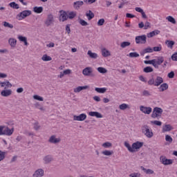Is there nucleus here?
I'll return each instance as SVG.
<instances>
[{
  "mask_svg": "<svg viewBox=\"0 0 177 177\" xmlns=\"http://www.w3.org/2000/svg\"><path fill=\"white\" fill-rule=\"evenodd\" d=\"M142 133L145 135L147 138L149 139L153 138V130L150 127H149L147 124L143 125L142 127Z\"/></svg>",
  "mask_w": 177,
  "mask_h": 177,
  "instance_id": "obj_1",
  "label": "nucleus"
},
{
  "mask_svg": "<svg viewBox=\"0 0 177 177\" xmlns=\"http://www.w3.org/2000/svg\"><path fill=\"white\" fill-rule=\"evenodd\" d=\"M5 126H0V136L6 135L7 136H12L13 135V132H15V129H9V127H6L5 130Z\"/></svg>",
  "mask_w": 177,
  "mask_h": 177,
  "instance_id": "obj_2",
  "label": "nucleus"
},
{
  "mask_svg": "<svg viewBox=\"0 0 177 177\" xmlns=\"http://www.w3.org/2000/svg\"><path fill=\"white\" fill-rule=\"evenodd\" d=\"M83 75L85 77H96V74L93 73V68L92 67H86L82 71Z\"/></svg>",
  "mask_w": 177,
  "mask_h": 177,
  "instance_id": "obj_3",
  "label": "nucleus"
},
{
  "mask_svg": "<svg viewBox=\"0 0 177 177\" xmlns=\"http://www.w3.org/2000/svg\"><path fill=\"white\" fill-rule=\"evenodd\" d=\"M162 109L160 107H155L153 110L151 118H157L158 117H161V115H162Z\"/></svg>",
  "mask_w": 177,
  "mask_h": 177,
  "instance_id": "obj_4",
  "label": "nucleus"
},
{
  "mask_svg": "<svg viewBox=\"0 0 177 177\" xmlns=\"http://www.w3.org/2000/svg\"><path fill=\"white\" fill-rule=\"evenodd\" d=\"M160 161L163 165H172L174 164V160L167 159L165 156H160Z\"/></svg>",
  "mask_w": 177,
  "mask_h": 177,
  "instance_id": "obj_5",
  "label": "nucleus"
},
{
  "mask_svg": "<svg viewBox=\"0 0 177 177\" xmlns=\"http://www.w3.org/2000/svg\"><path fill=\"white\" fill-rule=\"evenodd\" d=\"M155 65H153V67L155 68H159V66H161V64H162V63H164V57L162 56H160L158 57L157 59H153Z\"/></svg>",
  "mask_w": 177,
  "mask_h": 177,
  "instance_id": "obj_6",
  "label": "nucleus"
},
{
  "mask_svg": "<svg viewBox=\"0 0 177 177\" xmlns=\"http://www.w3.org/2000/svg\"><path fill=\"white\" fill-rule=\"evenodd\" d=\"M147 39V36L146 35H142L141 36L136 37V44H146Z\"/></svg>",
  "mask_w": 177,
  "mask_h": 177,
  "instance_id": "obj_7",
  "label": "nucleus"
},
{
  "mask_svg": "<svg viewBox=\"0 0 177 177\" xmlns=\"http://www.w3.org/2000/svg\"><path fill=\"white\" fill-rule=\"evenodd\" d=\"M55 21V19L53 18V15L49 14L47 16V19H46L45 24L47 27H49V26H52Z\"/></svg>",
  "mask_w": 177,
  "mask_h": 177,
  "instance_id": "obj_8",
  "label": "nucleus"
},
{
  "mask_svg": "<svg viewBox=\"0 0 177 177\" xmlns=\"http://www.w3.org/2000/svg\"><path fill=\"white\" fill-rule=\"evenodd\" d=\"M48 142L53 145H57L59 142H62V139L60 138H56V136L53 135L49 138Z\"/></svg>",
  "mask_w": 177,
  "mask_h": 177,
  "instance_id": "obj_9",
  "label": "nucleus"
},
{
  "mask_svg": "<svg viewBox=\"0 0 177 177\" xmlns=\"http://www.w3.org/2000/svg\"><path fill=\"white\" fill-rule=\"evenodd\" d=\"M140 111L144 113V114H151V111H153V109H151V107L144 106H140Z\"/></svg>",
  "mask_w": 177,
  "mask_h": 177,
  "instance_id": "obj_10",
  "label": "nucleus"
},
{
  "mask_svg": "<svg viewBox=\"0 0 177 177\" xmlns=\"http://www.w3.org/2000/svg\"><path fill=\"white\" fill-rule=\"evenodd\" d=\"M74 121H85L86 120V114L81 113L79 115H74L73 116Z\"/></svg>",
  "mask_w": 177,
  "mask_h": 177,
  "instance_id": "obj_11",
  "label": "nucleus"
},
{
  "mask_svg": "<svg viewBox=\"0 0 177 177\" xmlns=\"http://www.w3.org/2000/svg\"><path fill=\"white\" fill-rule=\"evenodd\" d=\"M31 13V10H26L21 12L18 15V16L19 17H21L22 19H26V17H28V16H30Z\"/></svg>",
  "mask_w": 177,
  "mask_h": 177,
  "instance_id": "obj_12",
  "label": "nucleus"
},
{
  "mask_svg": "<svg viewBox=\"0 0 177 177\" xmlns=\"http://www.w3.org/2000/svg\"><path fill=\"white\" fill-rule=\"evenodd\" d=\"M60 16H59V20L62 21H66L67 19H68V15H67V12L64 10H60L59 11Z\"/></svg>",
  "mask_w": 177,
  "mask_h": 177,
  "instance_id": "obj_13",
  "label": "nucleus"
},
{
  "mask_svg": "<svg viewBox=\"0 0 177 177\" xmlns=\"http://www.w3.org/2000/svg\"><path fill=\"white\" fill-rule=\"evenodd\" d=\"M44 175V171L42 169H38L32 174V177H42Z\"/></svg>",
  "mask_w": 177,
  "mask_h": 177,
  "instance_id": "obj_14",
  "label": "nucleus"
},
{
  "mask_svg": "<svg viewBox=\"0 0 177 177\" xmlns=\"http://www.w3.org/2000/svg\"><path fill=\"white\" fill-rule=\"evenodd\" d=\"M90 117H96V118H103V115L97 111H91L88 113Z\"/></svg>",
  "mask_w": 177,
  "mask_h": 177,
  "instance_id": "obj_15",
  "label": "nucleus"
},
{
  "mask_svg": "<svg viewBox=\"0 0 177 177\" xmlns=\"http://www.w3.org/2000/svg\"><path fill=\"white\" fill-rule=\"evenodd\" d=\"M43 161H44V164H50L53 161V157L52 155H47L44 157Z\"/></svg>",
  "mask_w": 177,
  "mask_h": 177,
  "instance_id": "obj_16",
  "label": "nucleus"
},
{
  "mask_svg": "<svg viewBox=\"0 0 177 177\" xmlns=\"http://www.w3.org/2000/svg\"><path fill=\"white\" fill-rule=\"evenodd\" d=\"M88 88H89V86H79L74 88L73 92H75V93H80V92H81V91L88 89Z\"/></svg>",
  "mask_w": 177,
  "mask_h": 177,
  "instance_id": "obj_17",
  "label": "nucleus"
},
{
  "mask_svg": "<svg viewBox=\"0 0 177 177\" xmlns=\"http://www.w3.org/2000/svg\"><path fill=\"white\" fill-rule=\"evenodd\" d=\"M142 147H143V142L137 141L132 144L131 147L133 148V149H135L136 150H138Z\"/></svg>",
  "mask_w": 177,
  "mask_h": 177,
  "instance_id": "obj_18",
  "label": "nucleus"
},
{
  "mask_svg": "<svg viewBox=\"0 0 177 177\" xmlns=\"http://www.w3.org/2000/svg\"><path fill=\"white\" fill-rule=\"evenodd\" d=\"M146 53H153V48H151V47H147L144 50H142V51H140V53L141 56H145Z\"/></svg>",
  "mask_w": 177,
  "mask_h": 177,
  "instance_id": "obj_19",
  "label": "nucleus"
},
{
  "mask_svg": "<svg viewBox=\"0 0 177 177\" xmlns=\"http://www.w3.org/2000/svg\"><path fill=\"white\" fill-rule=\"evenodd\" d=\"M160 34V30H154L152 32L147 34V38H153V37H156V35H158Z\"/></svg>",
  "mask_w": 177,
  "mask_h": 177,
  "instance_id": "obj_20",
  "label": "nucleus"
},
{
  "mask_svg": "<svg viewBox=\"0 0 177 177\" xmlns=\"http://www.w3.org/2000/svg\"><path fill=\"white\" fill-rule=\"evenodd\" d=\"M1 95L4 97H8V96H10V95H12V90L11 89L3 90L1 92Z\"/></svg>",
  "mask_w": 177,
  "mask_h": 177,
  "instance_id": "obj_21",
  "label": "nucleus"
},
{
  "mask_svg": "<svg viewBox=\"0 0 177 177\" xmlns=\"http://www.w3.org/2000/svg\"><path fill=\"white\" fill-rule=\"evenodd\" d=\"M172 129H174V128L172 127V126H171V124H165L162 127V132H169L170 131H172Z\"/></svg>",
  "mask_w": 177,
  "mask_h": 177,
  "instance_id": "obj_22",
  "label": "nucleus"
},
{
  "mask_svg": "<svg viewBox=\"0 0 177 177\" xmlns=\"http://www.w3.org/2000/svg\"><path fill=\"white\" fill-rule=\"evenodd\" d=\"M162 82H164V80L162 79V77L157 76L155 80V86H160V85L162 84Z\"/></svg>",
  "mask_w": 177,
  "mask_h": 177,
  "instance_id": "obj_23",
  "label": "nucleus"
},
{
  "mask_svg": "<svg viewBox=\"0 0 177 177\" xmlns=\"http://www.w3.org/2000/svg\"><path fill=\"white\" fill-rule=\"evenodd\" d=\"M140 169H142V171L147 174V175H153V174H154V171L153 169H146L143 166L140 167Z\"/></svg>",
  "mask_w": 177,
  "mask_h": 177,
  "instance_id": "obj_24",
  "label": "nucleus"
},
{
  "mask_svg": "<svg viewBox=\"0 0 177 177\" xmlns=\"http://www.w3.org/2000/svg\"><path fill=\"white\" fill-rule=\"evenodd\" d=\"M8 43L10 45L11 48H15L17 44V40H16V39L14 38H10L8 39Z\"/></svg>",
  "mask_w": 177,
  "mask_h": 177,
  "instance_id": "obj_25",
  "label": "nucleus"
},
{
  "mask_svg": "<svg viewBox=\"0 0 177 177\" xmlns=\"http://www.w3.org/2000/svg\"><path fill=\"white\" fill-rule=\"evenodd\" d=\"M0 85L1 88L6 86L7 88H12V84L10 81L6 80V82H0Z\"/></svg>",
  "mask_w": 177,
  "mask_h": 177,
  "instance_id": "obj_26",
  "label": "nucleus"
},
{
  "mask_svg": "<svg viewBox=\"0 0 177 177\" xmlns=\"http://www.w3.org/2000/svg\"><path fill=\"white\" fill-rule=\"evenodd\" d=\"M102 55L103 57H109V56H111V53H110V51L106 48L102 49Z\"/></svg>",
  "mask_w": 177,
  "mask_h": 177,
  "instance_id": "obj_27",
  "label": "nucleus"
},
{
  "mask_svg": "<svg viewBox=\"0 0 177 177\" xmlns=\"http://www.w3.org/2000/svg\"><path fill=\"white\" fill-rule=\"evenodd\" d=\"M84 5V1H75L73 3V8L76 9V10H78Z\"/></svg>",
  "mask_w": 177,
  "mask_h": 177,
  "instance_id": "obj_28",
  "label": "nucleus"
},
{
  "mask_svg": "<svg viewBox=\"0 0 177 177\" xmlns=\"http://www.w3.org/2000/svg\"><path fill=\"white\" fill-rule=\"evenodd\" d=\"M33 12H35V13H37V14H39V13H42V12H44V8L40 6V7H34L33 8Z\"/></svg>",
  "mask_w": 177,
  "mask_h": 177,
  "instance_id": "obj_29",
  "label": "nucleus"
},
{
  "mask_svg": "<svg viewBox=\"0 0 177 177\" xmlns=\"http://www.w3.org/2000/svg\"><path fill=\"white\" fill-rule=\"evenodd\" d=\"M159 89L160 92H164V91H167V89H168V84L167 83L162 84L160 86Z\"/></svg>",
  "mask_w": 177,
  "mask_h": 177,
  "instance_id": "obj_30",
  "label": "nucleus"
},
{
  "mask_svg": "<svg viewBox=\"0 0 177 177\" xmlns=\"http://www.w3.org/2000/svg\"><path fill=\"white\" fill-rule=\"evenodd\" d=\"M87 55L91 57V59H97V53H92L91 50L87 52Z\"/></svg>",
  "mask_w": 177,
  "mask_h": 177,
  "instance_id": "obj_31",
  "label": "nucleus"
},
{
  "mask_svg": "<svg viewBox=\"0 0 177 177\" xmlns=\"http://www.w3.org/2000/svg\"><path fill=\"white\" fill-rule=\"evenodd\" d=\"M18 39L21 41V42H24V45H26V46H27L28 45V42L27 41V37H23V36H19L18 37Z\"/></svg>",
  "mask_w": 177,
  "mask_h": 177,
  "instance_id": "obj_32",
  "label": "nucleus"
},
{
  "mask_svg": "<svg viewBox=\"0 0 177 177\" xmlns=\"http://www.w3.org/2000/svg\"><path fill=\"white\" fill-rule=\"evenodd\" d=\"M86 16L88 17V20H92L95 17V14L91 10H88V12L86 13Z\"/></svg>",
  "mask_w": 177,
  "mask_h": 177,
  "instance_id": "obj_33",
  "label": "nucleus"
},
{
  "mask_svg": "<svg viewBox=\"0 0 177 177\" xmlns=\"http://www.w3.org/2000/svg\"><path fill=\"white\" fill-rule=\"evenodd\" d=\"M95 92H97V93H106V91H107V88H98L95 87Z\"/></svg>",
  "mask_w": 177,
  "mask_h": 177,
  "instance_id": "obj_34",
  "label": "nucleus"
},
{
  "mask_svg": "<svg viewBox=\"0 0 177 177\" xmlns=\"http://www.w3.org/2000/svg\"><path fill=\"white\" fill-rule=\"evenodd\" d=\"M165 44H167V48H170V49H172L174 48V46L175 45V41H171V40H167L165 41Z\"/></svg>",
  "mask_w": 177,
  "mask_h": 177,
  "instance_id": "obj_35",
  "label": "nucleus"
},
{
  "mask_svg": "<svg viewBox=\"0 0 177 177\" xmlns=\"http://www.w3.org/2000/svg\"><path fill=\"white\" fill-rule=\"evenodd\" d=\"M102 147H104V149H110V147H113V144L110 142H104L102 145Z\"/></svg>",
  "mask_w": 177,
  "mask_h": 177,
  "instance_id": "obj_36",
  "label": "nucleus"
},
{
  "mask_svg": "<svg viewBox=\"0 0 177 177\" xmlns=\"http://www.w3.org/2000/svg\"><path fill=\"white\" fill-rule=\"evenodd\" d=\"M124 146H125V147H127V149L129 150V151H130V153H133L135 151L133 148H132V147H131V145H129V143H128V142H124Z\"/></svg>",
  "mask_w": 177,
  "mask_h": 177,
  "instance_id": "obj_37",
  "label": "nucleus"
},
{
  "mask_svg": "<svg viewBox=\"0 0 177 177\" xmlns=\"http://www.w3.org/2000/svg\"><path fill=\"white\" fill-rule=\"evenodd\" d=\"M102 154H103L104 156H113V154H114V151H111V150H104L102 152Z\"/></svg>",
  "mask_w": 177,
  "mask_h": 177,
  "instance_id": "obj_38",
  "label": "nucleus"
},
{
  "mask_svg": "<svg viewBox=\"0 0 177 177\" xmlns=\"http://www.w3.org/2000/svg\"><path fill=\"white\" fill-rule=\"evenodd\" d=\"M41 60H43V62H50V60H52V57L45 54L42 56Z\"/></svg>",
  "mask_w": 177,
  "mask_h": 177,
  "instance_id": "obj_39",
  "label": "nucleus"
},
{
  "mask_svg": "<svg viewBox=\"0 0 177 177\" xmlns=\"http://www.w3.org/2000/svg\"><path fill=\"white\" fill-rule=\"evenodd\" d=\"M166 20L169 21V23H171L172 24H175L176 23V20H175V18L172 16H168L166 17Z\"/></svg>",
  "mask_w": 177,
  "mask_h": 177,
  "instance_id": "obj_40",
  "label": "nucleus"
},
{
  "mask_svg": "<svg viewBox=\"0 0 177 177\" xmlns=\"http://www.w3.org/2000/svg\"><path fill=\"white\" fill-rule=\"evenodd\" d=\"M9 6H10V8H12V9H19L20 8L19 6V4L16 3V2L15 1L10 3Z\"/></svg>",
  "mask_w": 177,
  "mask_h": 177,
  "instance_id": "obj_41",
  "label": "nucleus"
},
{
  "mask_svg": "<svg viewBox=\"0 0 177 177\" xmlns=\"http://www.w3.org/2000/svg\"><path fill=\"white\" fill-rule=\"evenodd\" d=\"M97 70L100 74H106L107 73V69H106V68L98 67Z\"/></svg>",
  "mask_w": 177,
  "mask_h": 177,
  "instance_id": "obj_42",
  "label": "nucleus"
},
{
  "mask_svg": "<svg viewBox=\"0 0 177 177\" xmlns=\"http://www.w3.org/2000/svg\"><path fill=\"white\" fill-rule=\"evenodd\" d=\"M131 46V42L129 41H123L120 44V46L124 49L127 48V46Z\"/></svg>",
  "mask_w": 177,
  "mask_h": 177,
  "instance_id": "obj_43",
  "label": "nucleus"
},
{
  "mask_svg": "<svg viewBox=\"0 0 177 177\" xmlns=\"http://www.w3.org/2000/svg\"><path fill=\"white\" fill-rule=\"evenodd\" d=\"M144 73H153V69L151 66H147L143 69Z\"/></svg>",
  "mask_w": 177,
  "mask_h": 177,
  "instance_id": "obj_44",
  "label": "nucleus"
},
{
  "mask_svg": "<svg viewBox=\"0 0 177 177\" xmlns=\"http://www.w3.org/2000/svg\"><path fill=\"white\" fill-rule=\"evenodd\" d=\"M3 26L7 28H13V25L12 24H9L8 22L7 21H3Z\"/></svg>",
  "mask_w": 177,
  "mask_h": 177,
  "instance_id": "obj_45",
  "label": "nucleus"
},
{
  "mask_svg": "<svg viewBox=\"0 0 177 177\" xmlns=\"http://www.w3.org/2000/svg\"><path fill=\"white\" fill-rule=\"evenodd\" d=\"M165 140H166V142H169V145H171V143H172L174 139H172V138H171V136H169V135H166V136H165Z\"/></svg>",
  "mask_w": 177,
  "mask_h": 177,
  "instance_id": "obj_46",
  "label": "nucleus"
},
{
  "mask_svg": "<svg viewBox=\"0 0 177 177\" xmlns=\"http://www.w3.org/2000/svg\"><path fill=\"white\" fill-rule=\"evenodd\" d=\"M75 16H77V12H71L68 15V19H74V17H75Z\"/></svg>",
  "mask_w": 177,
  "mask_h": 177,
  "instance_id": "obj_47",
  "label": "nucleus"
},
{
  "mask_svg": "<svg viewBox=\"0 0 177 177\" xmlns=\"http://www.w3.org/2000/svg\"><path fill=\"white\" fill-rule=\"evenodd\" d=\"M33 99H35V100H39V102H44V97L38 95H33Z\"/></svg>",
  "mask_w": 177,
  "mask_h": 177,
  "instance_id": "obj_48",
  "label": "nucleus"
},
{
  "mask_svg": "<svg viewBox=\"0 0 177 177\" xmlns=\"http://www.w3.org/2000/svg\"><path fill=\"white\" fill-rule=\"evenodd\" d=\"M129 57H139V53H136V52H133V53H130L128 55Z\"/></svg>",
  "mask_w": 177,
  "mask_h": 177,
  "instance_id": "obj_49",
  "label": "nucleus"
},
{
  "mask_svg": "<svg viewBox=\"0 0 177 177\" xmlns=\"http://www.w3.org/2000/svg\"><path fill=\"white\" fill-rule=\"evenodd\" d=\"M151 124H153V125H157L158 127H161L162 125V122L158 120L151 121Z\"/></svg>",
  "mask_w": 177,
  "mask_h": 177,
  "instance_id": "obj_50",
  "label": "nucleus"
},
{
  "mask_svg": "<svg viewBox=\"0 0 177 177\" xmlns=\"http://www.w3.org/2000/svg\"><path fill=\"white\" fill-rule=\"evenodd\" d=\"M79 23L83 27H86V26H88V22H86L85 20L82 19H80Z\"/></svg>",
  "mask_w": 177,
  "mask_h": 177,
  "instance_id": "obj_51",
  "label": "nucleus"
},
{
  "mask_svg": "<svg viewBox=\"0 0 177 177\" xmlns=\"http://www.w3.org/2000/svg\"><path fill=\"white\" fill-rule=\"evenodd\" d=\"M6 154V151H2L0 150V161L5 160V155Z\"/></svg>",
  "mask_w": 177,
  "mask_h": 177,
  "instance_id": "obj_52",
  "label": "nucleus"
},
{
  "mask_svg": "<svg viewBox=\"0 0 177 177\" xmlns=\"http://www.w3.org/2000/svg\"><path fill=\"white\" fill-rule=\"evenodd\" d=\"M33 127L35 131H39V129L41 128V125H39V123H38V122H35Z\"/></svg>",
  "mask_w": 177,
  "mask_h": 177,
  "instance_id": "obj_53",
  "label": "nucleus"
},
{
  "mask_svg": "<svg viewBox=\"0 0 177 177\" xmlns=\"http://www.w3.org/2000/svg\"><path fill=\"white\" fill-rule=\"evenodd\" d=\"M148 84L154 85V86H156V82L154 77H151V79H149V80L148 81Z\"/></svg>",
  "mask_w": 177,
  "mask_h": 177,
  "instance_id": "obj_54",
  "label": "nucleus"
},
{
  "mask_svg": "<svg viewBox=\"0 0 177 177\" xmlns=\"http://www.w3.org/2000/svg\"><path fill=\"white\" fill-rule=\"evenodd\" d=\"M119 109L120 110H127L128 109V104H122L119 106Z\"/></svg>",
  "mask_w": 177,
  "mask_h": 177,
  "instance_id": "obj_55",
  "label": "nucleus"
},
{
  "mask_svg": "<svg viewBox=\"0 0 177 177\" xmlns=\"http://www.w3.org/2000/svg\"><path fill=\"white\" fill-rule=\"evenodd\" d=\"M162 49L161 46H155L152 48L153 52H160V50Z\"/></svg>",
  "mask_w": 177,
  "mask_h": 177,
  "instance_id": "obj_56",
  "label": "nucleus"
},
{
  "mask_svg": "<svg viewBox=\"0 0 177 177\" xmlns=\"http://www.w3.org/2000/svg\"><path fill=\"white\" fill-rule=\"evenodd\" d=\"M144 63L145 64H152V66H156V64L154 63V59L149 60V61H145Z\"/></svg>",
  "mask_w": 177,
  "mask_h": 177,
  "instance_id": "obj_57",
  "label": "nucleus"
},
{
  "mask_svg": "<svg viewBox=\"0 0 177 177\" xmlns=\"http://www.w3.org/2000/svg\"><path fill=\"white\" fill-rule=\"evenodd\" d=\"M130 177H140L141 174L140 173H131V174H129Z\"/></svg>",
  "mask_w": 177,
  "mask_h": 177,
  "instance_id": "obj_58",
  "label": "nucleus"
},
{
  "mask_svg": "<svg viewBox=\"0 0 177 177\" xmlns=\"http://www.w3.org/2000/svg\"><path fill=\"white\" fill-rule=\"evenodd\" d=\"M171 60H173V62H177V53L171 55Z\"/></svg>",
  "mask_w": 177,
  "mask_h": 177,
  "instance_id": "obj_59",
  "label": "nucleus"
},
{
  "mask_svg": "<svg viewBox=\"0 0 177 177\" xmlns=\"http://www.w3.org/2000/svg\"><path fill=\"white\" fill-rule=\"evenodd\" d=\"M104 24V19H100L97 21V26H103Z\"/></svg>",
  "mask_w": 177,
  "mask_h": 177,
  "instance_id": "obj_60",
  "label": "nucleus"
},
{
  "mask_svg": "<svg viewBox=\"0 0 177 177\" xmlns=\"http://www.w3.org/2000/svg\"><path fill=\"white\" fill-rule=\"evenodd\" d=\"M167 77L169 78H174V77H175V73L174 71H171L168 73Z\"/></svg>",
  "mask_w": 177,
  "mask_h": 177,
  "instance_id": "obj_61",
  "label": "nucleus"
},
{
  "mask_svg": "<svg viewBox=\"0 0 177 177\" xmlns=\"http://www.w3.org/2000/svg\"><path fill=\"white\" fill-rule=\"evenodd\" d=\"M147 28H150V22L147 21L144 25V30H147Z\"/></svg>",
  "mask_w": 177,
  "mask_h": 177,
  "instance_id": "obj_62",
  "label": "nucleus"
},
{
  "mask_svg": "<svg viewBox=\"0 0 177 177\" xmlns=\"http://www.w3.org/2000/svg\"><path fill=\"white\" fill-rule=\"evenodd\" d=\"M150 92H149V91L147 90H145L143 92H142V96H150Z\"/></svg>",
  "mask_w": 177,
  "mask_h": 177,
  "instance_id": "obj_63",
  "label": "nucleus"
},
{
  "mask_svg": "<svg viewBox=\"0 0 177 177\" xmlns=\"http://www.w3.org/2000/svg\"><path fill=\"white\" fill-rule=\"evenodd\" d=\"M70 24H67L66 26V31L68 34H70L71 32V29L70 28Z\"/></svg>",
  "mask_w": 177,
  "mask_h": 177,
  "instance_id": "obj_64",
  "label": "nucleus"
}]
</instances>
